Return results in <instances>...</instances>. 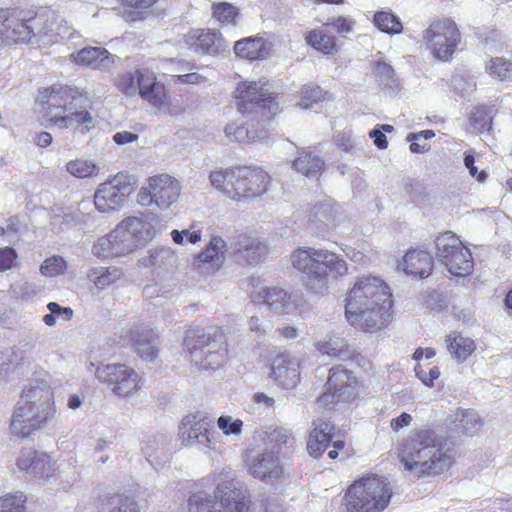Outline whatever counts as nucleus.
<instances>
[{
  "label": "nucleus",
  "mask_w": 512,
  "mask_h": 512,
  "mask_svg": "<svg viewBox=\"0 0 512 512\" xmlns=\"http://www.w3.org/2000/svg\"><path fill=\"white\" fill-rule=\"evenodd\" d=\"M299 97L302 106L308 108L322 101L324 99V92L318 85L307 84L302 86Z\"/></svg>",
  "instance_id": "obj_50"
},
{
  "label": "nucleus",
  "mask_w": 512,
  "mask_h": 512,
  "mask_svg": "<svg viewBox=\"0 0 512 512\" xmlns=\"http://www.w3.org/2000/svg\"><path fill=\"white\" fill-rule=\"evenodd\" d=\"M272 435L273 449L280 452L283 447L293 448L295 439L291 433L284 430H274Z\"/></svg>",
  "instance_id": "obj_56"
},
{
  "label": "nucleus",
  "mask_w": 512,
  "mask_h": 512,
  "mask_svg": "<svg viewBox=\"0 0 512 512\" xmlns=\"http://www.w3.org/2000/svg\"><path fill=\"white\" fill-rule=\"evenodd\" d=\"M462 38L457 22L446 16L431 19L422 33L425 49L440 62H449L454 58Z\"/></svg>",
  "instance_id": "obj_9"
},
{
  "label": "nucleus",
  "mask_w": 512,
  "mask_h": 512,
  "mask_svg": "<svg viewBox=\"0 0 512 512\" xmlns=\"http://www.w3.org/2000/svg\"><path fill=\"white\" fill-rule=\"evenodd\" d=\"M304 39L309 47L323 55L334 56L340 51L337 38L321 27L309 30Z\"/></svg>",
  "instance_id": "obj_34"
},
{
  "label": "nucleus",
  "mask_w": 512,
  "mask_h": 512,
  "mask_svg": "<svg viewBox=\"0 0 512 512\" xmlns=\"http://www.w3.org/2000/svg\"><path fill=\"white\" fill-rule=\"evenodd\" d=\"M103 512H140L136 500L129 496L114 494L102 501Z\"/></svg>",
  "instance_id": "obj_43"
},
{
  "label": "nucleus",
  "mask_w": 512,
  "mask_h": 512,
  "mask_svg": "<svg viewBox=\"0 0 512 512\" xmlns=\"http://www.w3.org/2000/svg\"><path fill=\"white\" fill-rule=\"evenodd\" d=\"M180 190L179 182L170 175H154L139 190L138 201L142 205L154 203L160 208H168L178 200Z\"/></svg>",
  "instance_id": "obj_18"
},
{
  "label": "nucleus",
  "mask_w": 512,
  "mask_h": 512,
  "mask_svg": "<svg viewBox=\"0 0 512 512\" xmlns=\"http://www.w3.org/2000/svg\"><path fill=\"white\" fill-rule=\"evenodd\" d=\"M122 11L121 17L126 22L143 21L152 12L159 0H117Z\"/></svg>",
  "instance_id": "obj_36"
},
{
  "label": "nucleus",
  "mask_w": 512,
  "mask_h": 512,
  "mask_svg": "<svg viewBox=\"0 0 512 512\" xmlns=\"http://www.w3.org/2000/svg\"><path fill=\"white\" fill-rule=\"evenodd\" d=\"M259 81H242L234 91L237 110L242 114H254L257 121L271 120L279 112L274 93Z\"/></svg>",
  "instance_id": "obj_10"
},
{
  "label": "nucleus",
  "mask_w": 512,
  "mask_h": 512,
  "mask_svg": "<svg viewBox=\"0 0 512 512\" xmlns=\"http://www.w3.org/2000/svg\"><path fill=\"white\" fill-rule=\"evenodd\" d=\"M0 512H28L27 496L23 492L6 493L0 496Z\"/></svg>",
  "instance_id": "obj_47"
},
{
  "label": "nucleus",
  "mask_w": 512,
  "mask_h": 512,
  "mask_svg": "<svg viewBox=\"0 0 512 512\" xmlns=\"http://www.w3.org/2000/svg\"><path fill=\"white\" fill-rule=\"evenodd\" d=\"M93 281L97 288L103 289L113 283L116 279L108 268L94 269L92 271Z\"/></svg>",
  "instance_id": "obj_58"
},
{
  "label": "nucleus",
  "mask_w": 512,
  "mask_h": 512,
  "mask_svg": "<svg viewBox=\"0 0 512 512\" xmlns=\"http://www.w3.org/2000/svg\"><path fill=\"white\" fill-rule=\"evenodd\" d=\"M66 268V262L61 256H52L44 260L40 266V271L44 276L54 277L63 274Z\"/></svg>",
  "instance_id": "obj_51"
},
{
  "label": "nucleus",
  "mask_w": 512,
  "mask_h": 512,
  "mask_svg": "<svg viewBox=\"0 0 512 512\" xmlns=\"http://www.w3.org/2000/svg\"><path fill=\"white\" fill-rule=\"evenodd\" d=\"M486 73L499 82H512V61L505 57H492L485 66Z\"/></svg>",
  "instance_id": "obj_42"
},
{
  "label": "nucleus",
  "mask_w": 512,
  "mask_h": 512,
  "mask_svg": "<svg viewBox=\"0 0 512 512\" xmlns=\"http://www.w3.org/2000/svg\"><path fill=\"white\" fill-rule=\"evenodd\" d=\"M171 237L176 244L182 245L184 243V238L187 242L196 244L201 240L202 235L200 231H190L185 229L182 231L173 230L171 232Z\"/></svg>",
  "instance_id": "obj_59"
},
{
  "label": "nucleus",
  "mask_w": 512,
  "mask_h": 512,
  "mask_svg": "<svg viewBox=\"0 0 512 512\" xmlns=\"http://www.w3.org/2000/svg\"><path fill=\"white\" fill-rule=\"evenodd\" d=\"M447 349L452 357L463 362L469 358L476 350V343L473 339L463 336L459 332H451L445 339Z\"/></svg>",
  "instance_id": "obj_37"
},
{
  "label": "nucleus",
  "mask_w": 512,
  "mask_h": 512,
  "mask_svg": "<svg viewBox=\"0 0 512 512\" xmlns=\"http://www.w3.org/2000/svg\"><path fill=\"white\" fill-rule=\"evenodd\" d=\"M413 421L412 416L407 412H402L399 416L390 420V427L393 432L397 433L401 429L411 425Z\"/></svg>",
  "instance_id": "obj_63"
},
{
  "label": "nucleus",
  "mask_w": 512,
  "mask_h": 512,
  "mask_svg": "<svg viewBox=\"0 0 512 512\" xmlns=\"http://www.w3.org/2000/svg\"><path fill=\"white\" fill-rule=\"evenodd\" d=\"M434 267L432 255L424 249H409L398 262V268L406 275L424 279L431 275Z\"/></svg>",
  "instance_id": "obj_24"
},
{
  "label": "nucleus",
  "mask_w": 512,
  "mask_h": 512,
  "mask_svg": "<svg viewBox=\"0 0 512 512\" xmlns=\"http://www.w3.org/2000/svg\"><path fill=\"white\" fill-rule=\"evenodd\" d=\"M18 255L14 248L0 247V273L8 271L16 266Z\"/></svg>",
  "instance_id": "obj_55"
},
{
  "label": "nucleus",
  "mask_w": 512,
  "mask_h": 512,
  "mask_svg": "<svg viewBox=\"0 0 512 512\" xmlns=\"http://www.w3.org/2000/svg\"><path fill=\"white\" fill-rule=\"evenodd\" d=\"M435 243L439 260L453 276L465 277L472 273V253L455 233H441Z\"/></svg>",
  "instance_id": "obj_14"
},
{
  "label": "nucleus",
  "mask_w": 512,
  "mask_h": 512,
  "mask_svg": "<svg viewBox=\"0 0 512 512\" xmlns=\"http://www.w3.org/2000/svg\"><path fill=\"white\" fill-rule=\"evenodd\" d=\"M381 129L382 130L375 128V129L371 130L369 132V136L373 140L374 145L378 149L383 150L388 147L387 137L384 134V132L391 133L394 130V128L392 125L383 124V125H381Z\"/></svg>",
  "instance_id": "obj_57"
},
{
  "label": "nucleus",
  "mask_w": 512,
  "mask_h": 512,
  "mask_svg": "<svg viewBox=\"0 0 512 512\" xmlns=\"http://www.w3.org/2000/svg\"><path fill=\"white\" fill-rule=\"evenodd\" d=\"M98 379L118 397H130L142 387L138 373L126 364H107L97 368Z\"/></svg>",
  "instance_id": "obj_17"
},
{
  "label": "nucleus",
  "mask_w": 512,
  "mask_h": 512,
  "mask_svg": "<svg viewBox=\"0 0 512 512\" xmlns=\"http://www.w3.org/2000/svg\"><path fill=\"white\" fill-rule=\"evenodd\" d=\"M238 14V8L228 2H217L212 5V16L221 25H234Z\"/></svg>",
  "instance_id": "obj_48"
},
{
  "label": "nucleus",
  "mask_w": 512,
  "mask_h": 512,
  "mask_svg": "<svg viewBox=\"0 0 512 512\" xmlns=\"http://www.w3.org/2000/svg\"><path fill=\"white\" fill-rule=\"evenodd\" d=\"M183 346L186 351L200 354L205 367L216 369L225 361L228 347L223 332L214 329L207 331L203 327H190L185 333Z\"/></svg>",
  "instance_id": "obj_11"
},
{
  "label": "nucleus",
  "mask_w": 512,
  "mask_h": 512,
  "mask_svg": "<svg viewBox=\"0 0 512 512\" xmlns=\"http://www.w3.org/2000/svg\"><path fill=\"white\" fill-rule=\"evenodd\" d=\"M494 109L491 106L479 105L470 116V125L477 133L490 131L493 122Z\"/></svg>",
  "instance_id": "obj_45"
},
{
  "label": "nucleus",
  "mask_w": 512,
  "mask_h": 512,
  "mask_svg": "<svg viewBox=\"0 0 512 512\" xmlns=\"http://www.w3.org/2000/svg\"><path fill=\"white\" fill-rule=\"evenodd\" d=\"M47 308L49 309L50 312H52V314H55V315H58V316H64V319H66V320H70L72 318L73 311H72L71 308L61 307L56 302H50L47 305Z\"/></svg>",
  "instance_id": "obj_64"
},
{
  "label": "nucleus",
  "mask_w": 512,
  "mask_h": 512,
  "mask_svg": "<svg viewBox=\"0 0 512 512\" xmlns=\"http://www.w3.org/2000/svg\"><path fill=\"white\" fill-rule=\"evenodd\" d=\"M40 104L46 124L74 134L86 135L97 126L89 93L66 84H53L39 90Z\"/></svg>",
  "instance_id": "obj_2"
},
{
  "label": "nucleus",
  "mask_w": 512,
  "mask_h": 512,
  "mask_svg": "<svg viewBox=\"0 0 512 512\" xmlns=\"http://www.w3.org/2000/svg\"><path fill=\"white\" fill-rule=\"evenodd\" d=\"M266 253L267 246L259 240L247 235L238 237L235 247L237 261L257 263Z\"/></svg>",
  "instance_id": "obj_35"
},
{
  "label": "nucleus",
  "mask_w": 512,
  "mask_h": 512,
  "mask_svg": "<svg viewBox=\"0 0 512 512\" xmlns=\"http://www.w3.org/2000/svg\"><path fill=\"white\" fill-rule=\"evenodd\" d=\"M71 61L76 65L93 70L109 68L115 62L114 56L104 47H84L71 54Z\"/></svg>",
  "instance_id": "obj_28"
},
{
  "label": "nucleus",
  "mask_w": 512,
  "mask_h": 512,
  "mask_svg": "<svg viewBox=\"0 0 512 512\" xmlns=\"http://www.w3.org/2000/svg\"><path fill=\"white\" fill-rule=\"evenodd\" d=\"M21 471L32 472L38 477H50L54 475V464L46 452L33 449H23L16 461Z\"/></svg>",
  "instance_id": "obj_26"
},
{
  "label": "nucleus",
  "mask_w": 512,
  "mask_h": 512,
  "mask_svg": "<svg viewBox=\"0 0 512 512\" xmlns=\"http://www.w3.org/2000/svg\"><path fill=\"white\" fill-rule=\"evenodd\" d=\"M336 434L337 427L330 419L318 418L313 420L306 442L308 454L315 459H319L332 445L333 449L328 452V457L331 460L337 459L338 452L345 448L346 443L343 439H335Z\"/></svg>",
  "instance_id": "obj_16"
},
{
  "label": "nucleus",
  "mask_w": 512,
  "mask_h": 512,
  "mask_svg": "<svg viewBox=\"0 0 512 512\" xmlns=\"http://www.w3.org/2000/svg\"><path fill=\"white\" fill-rule=\"evenodd\" d=\"M396 455L403 469L421 479L448 471L456 462V451L432 428L414 429L397 444Z\"/></svg>",
  "instance_id": "obj_3"
},
{
  "label": "nucleus",
  "mask_w": 512,
  "mask_h": 512,
  "mask_svg": "<svg viewBox=\"0 0 512 512\" xmlns=\"http://www.w3.org/2000/svg\"><path fill=\"white\" fill-rule=\"evenodd\" d=\"M373 22L380 31L387 34H400L403 31V25L399 17L391 11L376 12Z\"/></svg>",
  "instance_id": "obj_46"
},
{
  "label": "nucleus",
  "mask_w": 512,
  "mask_h": 512,
  "mask_svg": "<svg viewBox=\"0 0 512 512\" xmlns=\"http://www.w3.org/2000/svg\"><path fill=\"white\" fill-rule=\"evenodd\" d=\"M210 487L205 480L195 484L187 499V512H218L217 499L209 493Z\"/></svg>",
  "instance_id": "obj_31"
},
{
  "label": "nucleus",
  "mask_w": 512,
  "mask_h": 512,
  "mask_svg": "<svg viewBox=\"0 0 512 512\" xmlns=\"http://www.w3.org/2000/svg\"><path fill=\"white\" fill-rule=\"evenodd\" d=\"M208 180L213 189L235 202H246L264 195L271 176L261 166L237 164L216 167L209 172Z\"/></svg>",
  "instance_id": "obj_5"
},
{
  "label": "nucleus",
  "mask_w": 512,
  "mask_h": 512,
  "mask_svg": "<svg viewBox=\"0 0 512 512\" xmlns=\"http://www.w3.org/2000/svg\"><path fill=\"white\" fill-rule=\"evenodd\" d=\"M243 421L241 419H233L230 415H222L217 420L218 428L225 435H235L238 436L241 434L243 429Z\"/></svg>",
  "instance_id": "obj_52"
},
{
  "label": "nucleus",
  "mask_w": 512,
  "mask_h": 512,
  "mask_svg": "<svg viewBox=\"0 0 512 512\" xmlns=\"http://www.w3.org/2000/svg\"><path fill=\"white\" fill-rule=\"evenodd\" d=\"M315 348L322 354L331 358L351 360L360 364L364 357L357 351L351 350L348 342L341 337H330L325 341H319Z\"/></svg>",
  "instance_id": "obj_32"
},
{
  "label": "nucleus",
  "mask_w": 512,
  "mask_h": 512,
  "mask_svg": "<svg viewBox=\"0 0 512 512\" xmlns=\"http://www.w3.org/2000/svg\"><path fill=\"white\" fill-rule=\"evenodd\" d=\"M182 41L187 50L199 56H218L227 48L223 34L215 28H191Z\"/></svg>",
  "instance_id": "obj_20"
},
{
  "label": "nucleus",
  "mask_w": 512,
  "mask_h": 512,
  "mask_svg": "<svg viewBox=\"0 0 512 512\" xmlns=\"http://www.w3.org/2000/svg\"><path fill=\"white\" fill-rule=\"evenodd\" d=\"M158 343L159 336L143 323L134 324L115 339L119 348H130L140 358L150 361L158 356Z\"/></svg>",
  "instance_id": "obj_19"
},
{
  "label": "nucleus",
  "mask_w": 512,
  "mask_h": 512,
  "mask_svg": "<svg viewBox=\"0 0 512 512\" xmlns=\"http://www.w3.org/2000/svg\"><path fill=\"white\" fill-rule=\"evenodd\" d=\"M260 284V279L251 278L249 281V285L252 287L250 292L252 302L258 305L281 306L286 310L288 309L290 295L284 289L279 287H263Z\"/></svg>",
  "instance_id": "obj_27"
},
{
  "label": "nucleus",
  "mask_w": 512,
  "mask_h": 512,
  "mask_svg": "<svg viewBox=\"0 0 512 512\" xmlns=\"http://www.w3.org/2000/svg\"><path fill=\"white\" fill-rule=\"evenodd\" d=\"M326 25H328V23ZM329 25H331L338 34H345L352 31L353 21L346 17L339 16L337 18L332 19L329 22Z\"/></svg>",
  "instance_id": "obj_62"
},
{
  "label": "nucleus",
  "mask_w": 512,
  "mask_h": 512,
  "mask_svg": "<svg viewBox=\"0 0 512 512\" xmlns=\"http://www.w3.org/2000/svg\"><path fill=\"white\" fill-rule=\"evenodd\" d=\"M300 363L298 359L290 356L289 353L277 354L272 362L270 375L284 387L294 386L300 379Z\"/></svg>",
  "instance_id": "obj_25"
},
{
  "label": "nucleus",
  "mask_w": 512,
  "mask_h": 512,
  "mask_svg": "<svg viewBox=\"0 0 512 512\" xmlns=\"http://www.w3.org/2000/svg\"><path fill=\"white\" fill-rule=\"evenodd\" d=\"M172 79L175 84L182 85H200L207 80L202 74L193 71L190 73L173 75Z\"/></svg>",
  "instance_id": "obj_60"
},
{
  "label": "nucleus",
  "mask_w": 512,
  "mask_h": 512,
  "mask_svg": "<svg viewBox=\"0 0 512 512\" xmlns=\"http://www.w3.org/2000/svg\"><path fill=\"white\" fill-rule=\"evenodd\" d=\"M272 51V43L261 36L240 39L234 44L235 54L245 60L258 61L268 58Z\"/></svg>",
  "instance_id": "obj_29"
},
{
  "label": "nucleus",
  "mask_w": 512,
  "mask_h": 512,
  "mask_svg": "<svg viewBox=\"0 0 512 512\" xmlns=\"http://www.w3.org/2000/svg\"><path fill=\"white\" fill-rule=\"evenodd\" d=\"M66 171L75 178L84 179L98 176L100 168L90 160L77 158L66 163Z\"/></svg>",
  "instance_id": "obj_44"
},
{
  "label": "nucleus",
  "mask_w": 512,
  "mask_h": 512,
  "mask_svg": "<svg viewBox=\"0 0 512 512\" xmlns=\"http://www.w3.org/2000/svg\"><path fill=\"white\" fill-rule=\"evenodd\" d=\"M416 376L420 379V381L427 387H434L435 380L439 379L441 372L438 366H432L426 368L422 364L418 363L415 366Z\"/></svg>",
  "instance_id": "obj_53"
},
{
  "label": "nucleus",
  "mask_w": 512,
  "mask_h": 512,
  "mask_svg": "<svg viewBox=\"0 0 512 512\" xmlns=\"http://www.w3.org/2000/svg\"><path fill=\"white\" fill-rule=\"evenodd\" d=\"M127 188V183L122 175H115L101 183L94 194L96 208L104 213L115 210L122 204Z\"/></svg>",
  "instance_id": "obj_23"
},
{
  "label": "nucleus",
  "mask_w": 512,
  "mask_h": 512,
  "mask_svg": "<svg viewBox=\"0 0 512 512\" xmlns=\"http://www.w3.org/2000/svg\"><path fill=\"white\" fill-rule=\"evenodd\" d=\"M226 242L219 236L211 237L206 247L199 252L193 260V265L198 268L218 270L224 263Z\"/></svg>",
  "instance_id": "obj_30"
},
{
  "label": "nucleus",
  "mask_w": 512,
  "mask_h": 512,
  "mask_svg": "<svg viewBox=\"0 0 512 512\" xmlns=\"http://www.w3.org/2000/svg\"><path fill=\"white\" fill-rule=\"evenodd\" d=\"M218 512H251L252 501L247 489L236 479L219 482L214 488Z\"/></svg>",
  "instance_id": "obj_22"
},
{
  "label": "nucleus",
  "mask_w": 512,
  "mask_h": 512,
  "mask_svg": "<svg viewBox=\"0 0 512 512\" xmlns=\"http://www.w3.org/2000/svg\"><path fill=\"white\" fill-rule=\"evenodd\" d=\"M453 423L456 432L469 436L478 433L482 426L478 414L469 410H457L454 414Z\"/></svg>",
  "instance_id": "obj_38"
},
{
  "label": "nucleus",
  "mask_w": 512,
  "mask_h": 512,
  "mask_svg": "<svg viewBox=\"0 0 512 512\" xmlns=\"http://www.w3.org/2000/svg\"><path fill=\"white\" fill-rule=\"evenodd\" d=\"M225 134L230 141L238 143H252L263 138L265 135L262 130L248 128L246 125L236 122H231L226 125Z\"/></svg>",
  "instance_id": "obj_40"
},
{
  "label": "nucleus",
  "mask_w": 512,
  "mask_h": 512,
  "mask_svg": "<svg viewBox=\"0 0 512 512\" xmlns=\"http://www.w3.org/2000/svg\"><path fill=\"white\" fill-rule=\"evenodd\" d=\"M373 75L384 91L395 92L400 82L393 67L385 61L378 60L373 67Z\"/></svg>",
  "instance_id": "obj_39"
},
{
  "label": "nucleus",
  "mask_w": 512,
  "mask_h": 512,
  "mask_svg": "<svg viewBox=\"0 0 512 512\" xmlns=\"http://www.w3.org/2000/svg\"><path fill=\"white\" fill-rule=\"evenodd\" d=\"M178 436L184 446H199L206 450H216L221 442V437L212 428V421L201 412L189 413L182 418Z\"/></svg>",
  "instance_id": "obj_15"
},
{
  "label": "nucleus",
  "mask_w": 512,
  "mask_h": 512,
  "mask_svg": "<svg viewBox=\"0 0 512 512\" xmlns=\"http://www.w3.org/2000/svg\"><path fill=\"white\" fill-rule=\"evenodd\" d=\"M393 488L384 477L367 474L353 481L342 497L343 512H383L390 504Z\"/></svg>",
  "instance_id": "obj_8"
},
{
  "label": "nucleus",
  "mask_w": 512,
  "mask_h": 512,
  "mask_svg": "<svg viewBox=\"0 0 512 512\" xmlns=\"http://www.w3.org/2000/svg\"><path fill=\"white\" fill-rule=\"evenodd\" d=\"M323 167V160L309 152L300 153L293 161V168L306 177H317L321 174Z\"/></svg>",
  "instance_id": "obj_41"
},
{
  "label": "nucleus",
  "mask_w": 512,
  "mask_h": 512,
  "mask_svg": "<svg viewBox=\"0 0 512 512\" xmlns=\"http://www.w3.org/2000/svg\"><path fill=\"white\" fill-rule=\"evenodd\" d=\"M172 255L168 250L155 249L149 252V254L142 258L141 263L145 267L161 266L171 258Z\"/></svg>",
  "instance_id": "obj_54"
},
{
  "label": "nucleus",
  "mask_w": 512,
  "mask_h": 512,
  "mask_svg": "<svg viewBox=\"0 0 512 512\" xmlns=\"http://www.w3.org/2000/svg\"><path fill=\"white\" fill-rule=\"evenodd\" d=\"M114 87L126 97L138 96L156 110L171 116L183 109L173 105L168 88L149 67H140L119 73L113 80Z\"/></svg>",
  "instance_id": "obj_7"
},
{
  "label": "nucleus",
  "mask_w": 512,
  "mask_h": 512,
  "mask_svg": "<svg viewBox=\"0 0 512 512\" xmlns=\"http://www.w3.org/2000/svg\"><path fill=\"white\" fill-rule=\"evenodd\" d=\"M363 392L364 385L353 371L343 365H335L329 370L325 391L317 398V404L330 409L340 402H354Z\"/></svg>",
  "instance_id": "obj_12"
},
{
  "label": "nucleus",
  "mask_w": 512,
  "mask_h": 512,
  "mask_svg": "<svg viewBox=\"0 0 512 512\" xmlns=\"http://www.w3.org/2000/svg\"><path fill=\"white\" fill-rule=\"evenodd\" d=\"M151 231L152 225L147 220L136 216L127 217L111 234L99 238L93 246V253L98 257H113L117 253L113 250L112 239H116L118 234L128 233L137 240H145L151 236Z\"/></svg>",
  "instance_id": "obj_21"
},
{
  "label": "nucleus",
  "mask_w": 512,
  "mask_h": 512,
  "mask_svg": "<svg viewBox=\"0 0 512 512\" xmlns=\"http://www.w3.org/2000/svg\"><path fill=\"white\" fill-rule=\"evenodd\" d=\"M392 307V292L388 284L376 276H362L347 294L345 316L356 329L373 333L390 323Z\"/></svg>",
  "instance_id": "obj_4"
},
{
  "label": "nucleus",
  "mask_w": 512,
  "mask_h": 512,
  "mask_svg": "<svg viewBox=\"0 0 512 512\" xmlns=\"http://www.w3.org/2000/svg\"><path fill=\"white\" fill-rule=\"evenodd\" d=\"M67 22L53 10L18 6L0 8V47L29 44L51 46L68 31Z\"/></svg>",
  "instance_id": "obj_1"
},
{
  "label": "nucleus",
  "mask_w": 512,
  "mask_h": 512,
  "mask_svg": "<svg viewBox=\"0 0 512 512\" xmlns=\"http://www.w3.org/2000/svg\"><path fill=\"white\" fill-rule=\"evenodd\" d=\"M33 401H23L15 410L10 424L11 433L19 438H26L39 430L54 415L53 403L48 397H37ZM24 400V397H22Z\"/></svg>",
  "instance_id": "obj_13"
},
{
  "label": "nucleus",
  "mask_w": 512,
  "mask_h": 512,
  "mask_svg": "<svg viewBox=\"0 0 512 512\" xmlns=\"http://www.w3.org/2000/svg\"><path fill=\"white\" fill-rule=\"evenodd\" d=\"M464 164L469 170V174L479 182H484L487 179V173L484 170L478 171L475 166V158L472 154H467L464 158Z\"/></svg>",
  "instance_id": "obj_61"
},
{
  "label": "nucleus",
  "mask_w": 512,
  "mask_h": 512,
  "mask_svg": "<svg viewBox=\"0 0 512 512\" xmlns=\"http://www.w3.org/2000/svg\"><path fill=\"white\" fill-rule=\"evenodd\" d=\"M251 474L263 481H272L283 475V468L278 457L273 453L265 452L258 455L250 465Z\"/></svg>",
  "instance_id": "obj_33"
},
{
  "label": "nucleus",
  "mask_w": 512,
  "mask_h": 512,
  "mask_svg": "<svg viewBox=\"0 0 512 512\" xmlns=\"http://www.w3.org/2000/svg\"><path fill=\"white\" fill-rule=\"evenodd\" d=\"M435 133L433 130L427 129L418 133H411L407 140L410 142V150L413 153L422 154L428 152L431 148L427 140L433 138Z\"/></svg>",
  "instance_id": "obj_49"
},
{
  "label": "nucleus",
  "mask_w": 512,
  "mask_h": 512,
  "mask_svg": "<svg viewBox=\"0 0 512 512\" xmlns=\"http://www.w3.org/2000/svg\"><path fill=\"white\" fill-rule=\"evenodd\" d=\"M291 262L304 274L303 285L312 295H323L328 291L329 277L338 280L348 274L345 259L326 249L298 248L291 255Z\"/></svg>",
  "instance_id": "obj_6"
}]
</instances>
